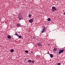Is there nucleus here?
<instances>
[{
	"label": "nucleus",
	"mask_w": 65,
	"mask_h": 65,
	"mask_svg": "<svg viewBox=\"0 0 65 65\" xmlns=\"http://www.w3.org/2000/svg\"><path fill=\"white\" fill-rule=\"evenodd\" d=\"M54 6H53L52 7V12H54L55 11H57V9Z\"/></svg>",
	"instance_id": "1"
},
{
	"label": "nucleus",
	"mask_w": 65,
	"mask_h": 65,
	"mask_svg": "<svg viewBox=\"0 0 65 65\" xmlns=\"http://www.w3.org/2000/svg\"><path fill=\"white\" fill-rule=\"evenodd\" d=\"M64 50H60L58 52L59 54V55H60V54H61V53H62L64 52Z\"/></svg>",
	"instance_id": "2"
},
{
	"label": "nucleus",
	"mask_w": 65,
	"mask_h": 65,
	"mask_svg": "<svg viewBox=\"0 0 65 65\" xmlns=\"http://www.w3.org/2000/svg\"><path fill=\"white\" fill-rule=\"evenodd\" d=\"M18 18L19 19V20H22L23 19V17L20 15H19V16Z\"/></svg>",
	"instance_id": "3"
},
{
	"label": "nucleus",
	"mask_w": 65,
	"mask_h": 65,
	"mask_svg": "<svg viewBox=\"0 0 65 65\" xmlns=\"http://www.w3.org/2000/svg\"><path fill=\"white\" fill-rule=\"evenodd\" d=\"M33 21H34V20H33V19H31L29 20V23H31L33 22Z\"/></svg>",
	"instance_id": "4"
},
{
	"label": "nucleus",
	"mask_w": 65,
	"mask_h": 65,
	"mask_svg": "<svg viewBox=\"0 0 65 65\" xmlns=\"http://www.w3.org/2000/svg\"><path fill=\"white\" fill-rule=\"evenodd\" d=\"M45 32V29L44 28H43L42 29V33H44Z\"/></svg>",
	"instance_id": "5"
},
{
	"label": "nucleus",
	"mask_w": 65,
	"mask_h": 65,
	"mask_svg": "<svg viewBox=\"0 0 65 65\" xmlns=\"http://www.w3.org/2000/svg\"><path fill=\"white\" fill-rule=\"evenodd\" d=\"M17 25L18 27H20L21 26V24L19 23L17 24Z\"/></svg>",
	"instance_id": "6"
},
{
	"label": "nucleus",
	"mask_w": 65,
	"mask_h": 65,
	"mask_svg": "<svg viewBox=\"0 0 65 65\" xmlns=\"http://www.w3.org/2000/svg\"><path fill=\"white\" fill-rule=\"evenodd\" d=\"M14 52V50L13 49H11L10 51V53H13Z\"/></svg>",
	"instance_id": "7"
},
{
	"label": "nucleus",
	"mask_w": 65,
	"mask_h": 65,
	"mask_svg": "<svg viewBox=\"0 0 65 65\" xmlns=\"http://www.w3.org/2000/svg\"><path fill=\"white\" fill-rule=\"evenodd\" d=\"M7 38L8 39H10V38H11V36H10L9 35V36H8V37H7Z\"/></svg>",
	"instance_id": "8"
},
{
	"label": "nucleus",
	"mask_w": 65,
	"mask_h": 65,
	"mask_svg": "<svg viewBox=\"0 0 65 65\" xmlns=\"http://www.w3.org/2000/svg\"><path fill=\"white\" fill-rule=\"evenodd\" d=\"M31 17H32V15L30 14H28V18H31Z\"/></svg>",
	"instance_id": "9"
},
{
	"label": "nucleus",
	"mask_w": 65,
	"mask_h": 65,
	"mask_svg": "<svg viewBox=\"0 0 65 65\" xmlns=\"http://www.w3.org/2000/svg\"><path fill=\"white\" fill-rule=\"evenodd\" d=\"M18 37H19V38H20V39H22V37L21 36H19V35Z\"/></svg>",
	"instance_id": "10"
},
{
	"label": "nucleus",
	"mask_w": 65,
	"mask_h": 65,
	"mask_svg": "<svg viewBox=\"0 0 65 65\" xmlns=\"http://www.w3.org/2000/svg\"><path fill=\"white\" fill-rule=\"evenodd\" d=\"M50 56L51 58H53V57H54V56H53V55L52 54H50Z\"/></svg>",
	"instance_id": "11"
},
{
	"label": "nucleus",
	"mask_w": 65,
	"mask_h": 65,
	"mask_svg": "<svg viewBox=\"0 0 65 65\" xmlns=\"http://www.w3.org/2000/svg\"><path fill=\"white\" fill-rule=\"evenodd\" d=\"M57 48H54L53 49V51H57Z\"/></svg>",
	"instance_id": "12"
},
{
	"label": "nucleus",
	"mask_w": 65,
	"mask_h": 65,
	"mask_svg": "<svg viewBox=\"0 0 65 65\" xmlns=\"http://www.w3.org/2000/svg\"><path fill=\"white\" fill-rule=\"evenodd\" d=\"M47 20L48 21H51V19L50 18H48L47 19Z\"/></svg>",
	"instance_id": "13"
},
{
	"label": "nucleus",
	"mask_w": 65,
	"mask_h": 65,
	"mask_svg": "<svg viewBox=\"0 0 65 65\" xmlns=\"http://www.w3.org/2000/svg\"><path fill=\"white\" fill-rule=\"evenodd\" d=\"M37 45L39 46H41V44H39V43H38L37 44Z\"/></svg>",
	"instance_id": "14"
},
{
	"label": "nucleus",
	"mask_w": 65,
	"mask_h": 65,
	"mask_svg": "<svg viewBox=\"0 0 65 65\" xmlns=\"http://www.w3.org/2000/svg\"><path fill=\"white\" fill-rule=\"evenodd\" d=\"M28 62H29V63H31V62H32V60H28Z\"/></svg>",
	"instance_id": "15"
},
{
	"label": "nucleus",
	"mask_w": 65,
	"mask_h": 65,
	"mask_svg": "<svg viewBox=\"0 0 65 65\" xmlns=\"http://www.w3.org/2000/svg\"><path fill=\"white\" fill-rule=\"evenodd\" d=\"M28 52H29L28 51L25 50V52L26 53H28Z\"/></svg>",
	"instance_id": "16"
},
{
	"label": "nucleus",
	"mask_w": 65,
	"mask_h": 65,
	"mask_svg": "<svg viewBox=\"0 0 65 65\" xmlns=\"http://www.w3.org/2000/svg\"><path fill=\"white\" fill-rule=\"evenodd\" d=\"M31 62H32V63H34V60L32 61Z\"/></svg>",
	"instance_id": "17"
},
{
	"label": "nucleus",
	"mask_w": 65,
	"mask_h": 65,
	"mask_svg": "<svg viewBox=\"0 0 65 65\" xmlns=\"http://www.w3.org/2000/svg\"><path fill=\"white\" fill-rule=\"evenodd\" d=\"M58 65H61V63H58Z\"/></svg>",
	"instance_id": "18"
},
{
	"label": "nucleus",
	"mask_w": 65,
	"mask_h": 65,
	"mask_svg": "<svg viewBox=\"0 0 65 65\" xmlns=\"http://www.w3.org/2000/svg\"><path fill=\"white\" fill-rule=\"evenodd\" d=\"M15 35H17V36H18V37L19 36V35H18V34H17V33L16 34H15Z\"/></svg>",
	"instance_id": "19"
},
{
	"label": "nucleus",
	"mask_w": 65,
	"mask_h": 65,
	"mask_svg": "<svg viewBox=\"0 0 65 65\" xmlns=\"http://www.w3.org/2000/svg\"><path fill=\"white\" fill-rule=\"evenodd\" d=\"M33 38H34V39H35L36 37H35V36H34L33 37Z\"/></svg>",
	"instance_id": "20"
},
{
	"label": "nucleus",
	"mask_w": 65,
	"mask_h": 65,
	"mask_svg": "<svg viewBox=\"0 0 65 65\" xmlns=\"http://www.w3.org/2000/svg\"><path fill=\"white\" fill-rule=\"evenodd\" d=\"M31 53H33V52H31Z\"/></svg>",
	"instance_id": "21"
},
{
	"label": "nucleus",
	"mask_w": 65,
	"mask_h": 65,
	"mask_svg": "<svg viewBox=\"0 0 65 65\" xmlns=\"http://www.w3.org/2000/svg\"><path fill=\"white\" fill-rule=\"evenodd\" d=\"M48 45H50V44H49Z\"/></svg>",
	"instance_id": "22"
}]
</instances>
